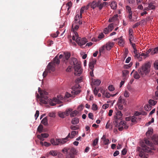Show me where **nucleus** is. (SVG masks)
<instances>
[{"label":"nucleus","mask_w":158,"mask_h":158,"mask_svg":"<svg viewBox=\"0 0 158 158\" xmlns=\"http://www.w3.org/2000/svg\"><path fill=\"white\" fill-rule=\"evenodd\" d=\"M114 29L113 24H110L107 27L105 28L104 30V32L105 34H107L111 31Z\"/></svg>","instance_id":"nucleus-7"},{"label":"nucleus","mask_w":158,"mask_h":158,"mask_svg":"<svg viewBox=\"0 0 158 158\" xmlns=\"http://www.w3.org/2000/svg\"><path fill=\"white\" fill-rule=\"evenodd\" d=\"M79 27V25H76L74 27H73V25L72 26V31L73 32L72 39L74 40H75V37L78 36V35L76 31L78 30Z\"/></svg>","instance_id":"nucleus-6"},{"label":"nucleus","mask_w":158,"mask_h":158,"mask_svg":"<svg viewBox=\"0 0 158 158\" xmlns=\"http://www.w3.org/2000/svg\"><path fill=\"white\" fill-rule=\"evenodd\" d=\"M145 110L147 111H149L151 109V106L149 105H145L144 106Z\"/></svg>","instance_id":"nucleus-41"},{"label":"nucleus","mask_w":158,"mask_h":158,"mask_svg":"<svg viewBox=\"0 0 158 158\" xmlns=\"http://www.w3.org/2000/svg\"><path fill=\"white\" fill-rule=\"evenodd\" d=\"M96 63V59H93L89 62V68L91 70H93L95 64Z\"/></svg>","instance_id":"nucleus-11"},{"label":"nucleus","mask_w":158,"mask_h":158,"mask_svg":"<svg viewBox=\"0 0 158 158\" xmlns=\"http://www.w3.org/2000/svg\"><path fill=\"white\" fill-rule=\"evenodd\" d=\"M126 124V122L124 121H121L119 123V126H123Z\"/></svg>","instance_id":"nucleus-59"},{"label":"nucleus","mask_w":158,"mask_h":158,"mask_svg":"<svg viewBox=\"0 0 158 158\" xmlns=\"http://www.w3.org/2000/svg\"><path fill=\"white\" fill-rule=\"evenodd\" d=\"M43 126L42 125H40L38 127L37 131L39 133H40L43 131Z\"/></svg>","instance_id":"nucleus-42"},{"label":"nucleus","mask_w":158,"mask_h":158,"mask_svg":"<svg viewBox=\"0 0 158 158\" xmlns=\"http://www.w3.org/2000/svg\"><path fill=\"white\" fill-rule=\"evenodd\" d=\"M114 44L113 42H109L105 45L106 49L107 50H110L114 46Z\"/></svg>","instance_id":"nucleus-13"},{"label":"nucleus","mask_w":158,"mask_h":158,"mask_svg":"<svg viewBox=\"0 0 158 158\" xmlns=\"http://www.w3.org/2000/svg\"><path fill=\"white\" fill-rule=\"evenodd\" d=\"M58 139H51L50 140L51 143L53 146L58 145H59V142Z\"/></svg>","instance_id":"nucleus-15"},{"label":"nucleus","mask_w":158,"mask_h":158,"mask_svg":"<svg viewBox=\"0 0 158 158\" xmlns=\"http://www.w3.org/2000/svg\"><path fill=\"white\" fill-rule=\"evenodd\" d=\"M134 77L136 79H138L140 77V76L137 72H135L134 74Z\"/></svg>","instance_id":"nucleus-47"},{"label":"nucleus","mask_w":158,"mask_h":158,"mask_svg":"<svg viewBox=\"0 0 158 158\" xmlns=\"http://www.w3.org/2000/svg\"><path fill=\"white\" fill-rule=\"evenodd\" d=\"M98 89L96 87L95 88L94 90V94L95 95H97L98 93Z\"/></svg>","instance_id":"nucleus-63"},{"label":"nucleus","mask_w":158,"mask_h":158,"mask_svg":"<svg viewBox=\"0 0 158 158\" xmlns=\"http://www.w3.org/2000/svg\"><path fill=\"white\" fill-rule=\"evenodd\" d=\"M116 117V119L113 122V123L115 125V127H118L119 126V124L118 123V120L117 119V117Z\"/></svg>","instance_id":"nucleus-48"},{"label":"nucleus","mask_w":158,"mask_h":158,"mask_svg":"<svg viewBox=\"0 0 158 158\" xmlns=\"http://www.w3.org/2000/svg\"><path fill=\"white\" fill-rule=\"evenodd\" d=\"M119 41L118 42V44L120 46H123L124 42L122 39V36H121L118 39Z\"/></svg>","instance_id":"nucleus-24"},{"label":"nucleus","mask_w":158,"mask_h":158,"mask_svg":"<svg viewBox=\"0 0 158 158\" xmlns=\"http://www.w3.org/2000/svg\"><path fill=\"white\" fill-rule=\"evenodd\" d=\"M134 37L133 35H129V40L130 41V43H131V42L133 40Z\"/></svg>","instance_id":"nucleus-60"},{"label":"nucleus","mask_w":158,"mask_h":158,"mask_svg":"<svg viewBox=\"0 0 158 158\" xmlns=\"http://www.w3.org/2000/svg\"><path fill=\"white\" fill-rule=\"evenodd\" d=\"M152 139L155 144H157L158 143V136L157 135H153L152 137Z\"/></svg>","instance_id":"nucleus-19"},{"label":"nucleus","mask_w":158,"mask_h":158,"mask_svg":"<svg viewBox=\"0 0 158 158\" xmlns=\"http://www.w3.org/2000/svg\"><path fill=\"white\" fill-rule=\"evenodd\" d=\"M157 103V102L153 100L150 99L149 101V103L150 105L152 106L155 105Z\"/></svg>","instance_id":"nucleus-46"},{"label":"nucleus","mask_w":158,"mask_h":158,"mask_svg":"<svg viewBox=\"0 0 158 158\" xmlns=\"http://www.w3.org/2000/svg\"><path fill=\"white\" fill-rule=\"evenodd\" d=\"M79 119L78 118H74L71 121V123L73 125H76L79 123Z\"/></svg>","instance_id":"nucleus-23"},{"label":"nucleus","mask_w":158,"mask_h":158,"mask_svg":"<svg viewBox=\"0 0 158 158\" xmlns=\"http://www.w3.org/2000/svg\"><path fill=\"white\" fill-rule=\"evenodd\" d=\"M70 54L69 53L66 52L64 53V58L63 61L66 62L67 60L70 58Z\"/></svg>","instance_id":"nucleus-16"},{"label":"nucleus","mask_w":158,"mask_h":158,"mask_svg":"<svg viewBox=\"0 0 158 158\" xmlns=\"http://www.w3.org/2000/svg\"><path fill=\"white\" fill-rule=\"evenodd\" d=\"M42 123L46 126L48 124L47 119L46 118H44L41 121Z\"/></svg>","instance_id":"nucleus-39"},{"label":"nucleus","mask_w":158,"mask_h":158,"mask_svg":"<svg viewBox=\"0 0 158 158\" xmlns=\"http://www.w3.org/2000/svg\"><path fill=\"white\" fill-rule=\"evenodd\" d=\"M58 114L59 116L62 118H64L66 116L64 112L61 111H59Z\"/></svg>","instance_id":"nucleus-31"},{"label":"nucleus","mask_w":158,"mask_h":158,"mask_svg":"<svg viewBox=\"0 0 158 158\" xmlns=\"http://www.w3.org/2000/svg\"><path fill=\"white\" fill-rule=\"evenodd\" d=\"M70 64L72 65H73L74 66H76L77 65L81 63L78 62L77 59L75 58H72L70 60Z\"/></svg>","instance_id":"nucleus-9"},{"label":"nucleus","mask_w":158,"mask_h":158,"mask_svg":"<svg viewBox=\"0 0 158 158\" xmlns=\"http://www.w3.org/2000/svg\"><path fill=\"white\" fill-rule=\"evenodd\" d=\"M98 138H96L94 140L92 143L93 146H95L98 143Z\"/></svg>","instance_id":"nucleus-44"},{"label":"nucleus","mask_w":158,"mask_h":158,"mask_svg":"<svg viewBox=\"0 0 158 158\" xmlns=\"http://www.w3.org/2000/svg\"><path fill=\"white\" fill-rule=\"evenodd\" d=\"M79 113L78 111L77 110H75L72 111L70 113V116L71 117L76 116Z\"/></svg>","instance_id":"nucleus-28"},{"label":"nucleus","mask_w":158,"mask_h":158,"mask_svg":"<svg viewBox=\"0 0 158 158\" xmlns=\"http://www.w3.org/2000/svg\"><path fill=\"white\" fill-rule=\"evenodd\" d=\"M91 7L93 9H94L97 6V2L96 1H94L91 3L90 5Z\"/></svg>","instance_id":"nucleus-34"},{"label":"nucleus","mask_w":158,"mask_h":158,"mask_svg":"<svg viewBox=\"0 0 158 158\" xmlns=\"http://www.w3.org/2000/svg\"><path fill=\"white\" fill-rule=\"evenodd\" d=\"M70 129L73 130H78L80 128V126L78 125H71L70 127Z\"/></svg>","instance_id":"nucleus-30"},{"label":"nucleus","mask_w":158,"mask_h":158,"mask_svg":"<svg viewBox=\"0 0 158 158\" xmlns=\"http://www.w3.org/2000/svg\"><path fill=\"white\" fill-rule=\"evenodd\" d=\"M78 133V131H72L71 133V134L70 133H69L67 137L68 138H70L72 139Z\"/></svg>","instance_id":"nucleus-14"},{"label":"nucleus","mask_w":158,"mask_h":158,"mask_svg":"<svg viewBox=\"0 0 158 158\" xmlns=\"http://www.w3.org/2000/svg\"><path fill=\"white\" fill-rule=\"evenodd\" d=\"M40 135L44 138H47L49 136V135L46 133L41 134Z\"/></svg>","instance_id":"nucleus-49"},{"label":"nucleus","mask_w":158,"mask_h":158,"mask_svg":"<svg viewBox=\"0 0 158 158\" xmlns=\"http://www.w3.org/2000/svg\"><path fill=\"white\" fill-rule=\"evenodd\" d=\"M110 122V121L109 120L107 123L106 125V129H108L109 128V127L110 126V124L109 123Z\"/></svg>","instance_id":"nucleus-64"},{"label":"nucleus","mask_w":158,"mask_h":158,"mask_svg":"<svg viewBox=\"0 0 158 158\" xmlns=\"http://www.w3.org/2000/svg\"><path fill=\"white\" fill-rule=\"evenodd\" d=\"M68 138V137L67 136L65 138H64V139H58L59 140L58 141L59 142V144L62 145V144H64L67 141L65 140H67V139Z\"/></svg>","instance_id":"nucleus-21"},{"label":"nucleus","mask_w":158,"mask_h":158,"mask_svg":"<svg viewBox=\"0 0 158 158\" xmlns=\"http://www.w3.org/2000/svg\"><path fill=\"white\" fill-rule=\"evenodd\" d=\"M69 149V148L67 147H65L64 148L62 149V152L64 153H66V154L68 155V151Z\"/></svg>","instance_id":"nucleus-37"},{"label":"nucleus","mask_w":158,"mask_h":158,"mask_svg":"<svg viewBox=\"0 0 158 158\" xmlns=\"http://www.w3.org/2000/svg\"><path fill=\"white\" fill-rule=\"evenodd\" d=\"M37 138L41 141H42L44 140V138L42 136H41L40 135H37Z\"/></svg>","instance_id":"nucleus-61"},{"label":"nucleus","mask_w":158,"mask_h":158,"mask_svg":"<svg viewBox=\"0 0 158 158\" xmlns=\"http://www.w3.org/2000/svg\"><path fill=\"white\" fill-rule=\"evenodd\" d=\"M104 143L105 145H108L110 143L109 140L108 139H105L103 140Z\"/></svg>","instance_id":"nucleus-55"},{"label":"nucleus","mask_w":158,"mask_h":158,"mask_svg":"<svg viewBox=\"0 0 158 158\" xmlns=\"http://www.w3.org/2000/svg\"><path fill=\"white\" fill-rule=\"evenodd\" d=\"M73 110V109L71 108H69L66 110L65 112H64V113L66 116H68L71 112Z\"/></svg>","instance_id":"nucleus-36"},{"label":"nucleus","mask_w":158,"mask_h":158,"mask_svg":"<svg viewBox=\"0 0 158 158\" xmlns=\"http://www.w3.org/2000/svg\"><path fill=\"white\" fill-rule=\"evenodd\" d=\"M101 93H102L103 95L104 94H105V96L107 98H109L110 97V96H111L110 94V93L108 92H106V93H105V92L104 91H101Z\"/></svg>","instance_id":"nucleus-45"},{"label":"nucleus","mask_w":158,"mask_h":158,"mask_svg":"<svg viewBox=\"0 0 158 158\" xmlns=\"http://www.w3.org/2000/svg\"><path fill=\"white\" fill-rule=\"evenodd\" d=\"M82 18V16L77 14L75 17V23H78L79 24H82V21L81 20V18Z\"/></svg>","instance_id":"nucleus-10"},{"label":"nucleus","mask_w":158,"mask_h":158,"mask_svg":"<svg viewBox=\"0 0 158 158\" xmlns=\"http://www.w3.org/2000/svg\"><path fill=\"white\" fill-rule=\"evenodd\" d=\"M106 49V47L105 45H103L101 47L99 50V52L100 54L104 53V50Z\"/></svg>","instance_id":"nucleus-38"},{"label":"nucleus","mask_w":158,"mask_h":158,"mask_svg":"<svg viewBox=\"0 0 158 158\" xmlns=\"http://www.w3.org/2000/svg\"><path fill=\"white\" fill-rule=\"evenodd\" d=\"M73 67L75 71L74 74L76 76H79L82 72L81 64L74 66Z\"/></svg>","instance_id":"nucleus-5"},{"label":"nucleus","mask_w":158,"mask_h":158,"mask_svg":"<svg viewBox=\"0 0 158 158\" xmlns=\"http://www.w3.org/2000/svg\"><path fill=\"white\" fill-rule=\"evenodd\" d=\"M110 7L113 10H115L117 7V3L115 1L112 2L110 4Z\"/></svg>","instance_id":"nucleus-27"},{"label":"nucleus","mask_w":158,"mask_h":158,"mask_svg":"<svg viewBox=\"0 0 158 158\" xmlns=\"http://www.w3.org/2000/svg\"><path fill=\"white\" fill-rule=\"evenodd\" d=\"M92 83L96 85H99L101 83V81L99 79H94L92 80Z\"/></svg>","instance_id":"nucleus-20"},{"label":"nucleus","mask_w":158,"mask_h":158,"mask_svg":"<svg viewBox=\"0 0 158 158\" xmlns=\"http://www.w3.org/2000/svg\"><path fill=\"white\" fill-rule=\"evenodd\" d=\"M52 62L54 63L55 64H59L60 63V60H59V59L58 57L57 56H56L54 58L53 61Z\"/></svg>","instance_id":"nucleus-25"},{"label":"nucleus","mask_w":158,"mask_h":158,"mask_svg":"<svg viewBox=\"0 0 158 158\" xmlns=\"http://www.w3.org/2000/svg\"><path fill=\"white\" fill-rule=\"evenodd\" d=\"M55 64L53 63H49L47 67V69L45 70L43 74V77H45L48 73H50L51 71H54L55 70Z\"/></svg>","instance_id":"nucleus-3"},{"label":"nucleus","mask_w":158,"mask_h":158,"mask_svg":"<svg viewBox=\"0 0 158 158\" xmlns=\"http://www.w3.org/2000/svg\"><path fill=\"white\" fill-rule=\"evenodd\" d=\"M76 40V43L79 45L83 48V46L87 42V40L86 38L84 37L81 38L80 37H79L78 36L75 37V40Z\"/></svg>","instance_id":"nucleus-4"},{"label":"nucleus","mask_w":158,"mask_h":158,"mask_svg":"<svg viewBox=\"0 0 158 158\" xmlns=\"http://www.w3.org/2000/svg\"><path fill=\"white\" fill-rule=\"evenodd\" d=\"M118 17V14H116L113 17L109 19V21L110 22H114L117 20Z\"/></svg>","instance_id":"nucleus-22"},{"label":"nucleus","mask_w":158,"mask_h":158,"mask_svg":"<svg viewBox=\"0 0 158 158\" xmlns=\"http://www.w3.org/2000/svg\"><path fill=\"white\" fill-rule=\"evenodd\" d=\"M156 8V6L153 5L152 2H151L148 4V6L145 7L143 9V10H154Z\"/></svg>","instance_id":"nucleus-8"},{"label":"nucleus","mask_w":158,"mask_h":158,"mask_svg":"<svg viewBox=\"0 0 158 158\" xmlns=\"http://www.w3.org/2000/svg\"><path fill=\"white\" fill-rule=\"evenodd\" d=\"M150 67L151 65L149 63H146L139 69L138 73L142 77H144L149 72Z\"/></svg>","instance_id":"nucleus-2"},{"label":"nucleus","mask_w":158,"mask_h":158,"mask_svg":"<svg viewBox=\"0 0 158 158\" xmlns=\"http://www.w3.org/2000/svg\"><path fill=\"white\" fill-rule=\"evenodd\" d=\"M144 148H145V152H150L151 151V148H148L146 146H145Z\"/></svg>","instance_id":"nucleus-57"},{"label":"nucleus","mask_w":158,"mask_h":158,"mask_svg":"<svg viewBox=\"0 0 158 158\" xmlns=\"http://www.w3.org/2000/svg\"><path fill=\"white\" fill-rule=\"evenodd\" d=\"M63 98V97L61 95H58L57 96L56 98H54L52 100L55 103H59L60 100H62Z\"/></svg>","instance_id":"nucleus-17"},{"label":"nucleus","mask_w":158,"mask_h":158,"mask_svg":"<svg viewBox=\"0 0 158 158\" xmlns=\"http://www.w3.org/2000/svg\"><path fill=\"white\" fill-rule=\"evenodd\" d=\"M70 152L69 153V154L71 155H72V154H75L76 153V150L74 148H72L70 149Z\"/></svg>","instance_id":"nucleus-26"},{"label":"nucleus","mask_w":158,"mask_h":158,"mask_svg":"<svg viewBox=\"0 0 158 158\" xmlns=\"http://www.w3.org/2000/svg\"><path fill=\"white\" fill-rule=\"evenodd\" d=\"M118 102L119 103L123 104L124 105L127 104V101L124 98H123L121 96H120L118 99Z\"/></svg>","instance_id":"nucleus-18"},{"label":"nucleus","mask_w":158,"mask_h":158,"mask_svg":"<svg viewBox=\"0 0 158 158\" xmlns=\"http://www.w3.org/2000/svg\"><path fill=\"white\" fill-rule=\"evenodd\" d=\"M153 132V129L152 128H149L148 131L146 133V135L149 136V135H152Z\"/></svg>","instance_id":"nucleus-33"},{"label":"nucleus","mask_w":158,"mask_h":158,"mask_svg":"<svg viewBox=\"0 0 158 158\" xmlns=\"http://www.w3.org/2000/svg\"><path fill=\"white\" fill-rule=\"evenodd\" d=\"M72 90L71 93L73 94L77 95L81 92V90L78 88H76L75 86H73L72 88Z\"/></svg>","instance_id":"nucleus-12"},{"label":"nucleus","mask_w":158,"mask_h":158,"mask_svg":"<svg viewBox=\"0 0 158 158\" xmlns=\"http://www.w3.org/2000/svg\"><path fill=\"white\" fill-rule=\"evenodd\" d=\"M144 141L146 144H147V145H148V146H149L150 147H152L153 145L152 143L151 142L149 141V140L148 139H145L144 140Z\"/></svg>","instance_id":"nucleus-40"},{"label":"nucleus","mask_w":158,"mask_h":158,"mask_svg":"<svg viewBox=\"0 0 158 158\" xmlns=\"http://www.w3.org/2000/svg\"><path fill=\"white\" fill-rule=\"evenodd\" d=\"M97 6L98 7L100 10H101L103 7V6L102 3H101L100 0H98L97 2Z\"/></svg>","instance_id":"nucleus-32"},{"label":"nucleus","mask_w":158,"mask_h":158,"mask_svg":"<svg viewBox=\"0 0 158 158\" xmlns=\"http://www.w3.org/2000/svg\"><path fill=\"white\" fill-rule=\"evenodd\" d=\"M154 67L155 69H158V60H156L154 63Z\"/></svg>","instance_id":"nucleus-43"},{"label":"nucleus","mask_w":158,"mask_h":158,"mask_svg":"<svg viewBox=\"0 0 158 158\" xmlns=\"http://www.w3.org/2000/svg\"><path fill=\"white\" fill-rule=\"evenodd\" d=\"M98 107L97 105L95 104H93L92 106V109L93 110H97Z\"/></svg>","instance_id":"nucleus-54"},{"label":"nucleus","mask_w":158,"mask_h":158,"mask_svg":"<svg viewBox=\"0 0 158 158\" xmlns=\"http://www.w3.org/2000/svg\"><path fill=\"white\" fill-rule=\"evenodd\" d=\"M130 94L127 91H125L124 93V96L126 98H128Z\"/></svg>","instance_id":"nucleus-58"},{"label":"nucleus","mask_w":158,"mask_h":158,"mask_svg":"<svg viewBox=\"0 0 158 158\" xmlns=\"http://www.w3.org/2000/svg\"><path fill=\"white\" fill-rule=\"evenodd\" d=\"M49 154L52 156H56L57 154V152L56 150H51L49 152Z\"/></svg>","instance_id":"nucleus-29"},{"label":"nucleus","mask_w":158,"mask_h":158,"mask_svg":"<svg viewBox=\"0 0 158 158\" xmlns=\"http://www.w3.org/2000/svg\"><path fill=\"white\" fill-rule=\"evenodd\" d=\"M134 57L135 58L138 59L139 61H141L142 60V58L140 57V55L139 52H137L136 53H135Z\"/></svg>","instance_id":"nucleus-35"},{"label":"nucleus","mask_w":158,"mask_h":158,"mask_svg":"<svg viewBox=\"0 0 158 158\" xmlns=\"http://www.w3.org/2000/svg\"><path fill=\"white\" fill-rule=\"evenodd\" d=\"M126 9L129 13L130 12H132V11L131 10V7L128 6H126Z\"/></svg>","instance_id":"nucleus-53"},{"label":"nucleus","mask_w":158,"mask_h":158,"mask_svg":"<svg viewBox=\"0 0 158 158\" xmlns=\"http://www.w3.org/2000/svg\"><path fill=\"white\" fill-rule=\"evenodd\" d=\"M83 108V106L82 105H81L78 107L77 109L79 111H81L82 110Z\"/></svg>","instance_id":"nucleus-51"},{"label":"nucleus","mask_w":158,"mask_h":158,"mask_svg":"<svg viewBox=\"0 0 158 158\" xmlns=\"http://www.w3.org/2000/svg\"><path fill=\"white\" fill-rule=\"evenodd\" d=\"M108 89L110 91H113L115 89L114 87L112 85H110L108 86Z\"/></svg>","instance_id":"nucleus-50"},{"label":"nucleus","mask_w":158,"mask_h":158,"mask_svg":"<svg viewBox=\"0 0 158 158\" xmlns=\"http://www.w3.org/2000/svg\"><path fill=\"white\" fill-rule=\"evenodd\" d=\"M40 88H38V91L40 95L38 94L37 95V97L38 98H40V102L43 104H47L48 102H49L50 105L52 106H54L56 105V103L55 102L51 99H48V97L47 96L48 94V93L45 91L40 90Z\"/></svg>","instance_id":"nucleus-1"},{"label":"nucleus","mask_w":158,"mask_h":158,"mask_svg":"<svg viewBox=\"0 0 158 158\" xmlns=\"http://www.w3.org/2000/svg\"><path fill=\"white\" fill-rule=\"evenodd\" d=\"M85 6H84L82 7L81 9L80 10V15L81 16H82V14L83 13V12L84 11L85 8Z\"/></svg>","instance_id":"nucleus-52"},{"label":"nucleus","mask_w":158,"mask_h":158,"mask_svg":"<svg viewBox=\"0 0 158 158\" xmlns=\"http://www.w3.org/2000/svg\"><path fill=\"white\" fill-rule=\"evenodd\" d=\"M39 110H36V113L35 115V119H36L39 116Z\"/></svg>","instance_id":"nucleus-62"},{"label":"nucleus","mask_w":158,"mask_h":158,"mask_svg":"<svg viewBox=\"0 0 158 158\" xmlns=\"http://www.w3.org/2000/svg\"><path fill=\"white\" fill-rule=\"evenodd\" d=\"M88 117L89 118L91 119H92V120H93L94 119V118H93L94 115H93V113H89L88 114Z\"/></svg>","instance_id":"nucleus-56"}]
</instances>
